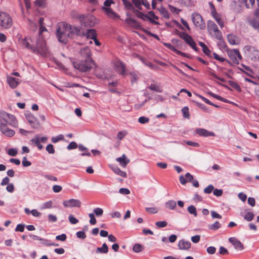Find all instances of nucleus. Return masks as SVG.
I'll use <instances>...</instances> for the list:
<instances>
[{
  "label": "nucleus",
  "instance_id": "obj_1",
  "mask_svg": "<svg viewBox=\"0 0 259 259\" xmlns=\"http://www.w3.org/2000/svg\"><path fill=\"white\" fill-rule=\"evenodd\" d=\"M80 30L78 27L61 22L57 26L56 35L60 42L66 44L68 39L71 38L73 35H80Z\"/></svg>",
  "mask_w": 259,
  "mask_h": 259
},
{
  "label": "nucleus",
  "instance_id": "obj_2",
  "mask_svg": "<svg viewBox=\"0 0 259 259\" xmlns=\"http://www.w3.org/2000/svg\"><path fill=\"white\" fill-rule=\"evenodd\" d=\"M30 42H31V39L29 37H26L22 40V44L26 48L31 50L36 54L47 56L48 50L43 38L40 36H38L36 38L35 46H32Z\"/></svg>",
  "mask_w": 259,
  "mask_h": 259
},
{
  "label": "nucleus",
  "instance_id": "obj_3",
  "mask_svg": "<svg viewBox=\"0 0 259 259\" xmlns=\"http://www.w3.org/2000/svg\"><path fill=\"white\" fill-rule=\"evenodd\" d=\"M74 67L83 72L90 71L93 66L97 67V66L94 61H90L89 60L78 59L73 62Z\"/></svg>",
  "mask_w": 259,
  "mask_h": 259
},
{
  "label": "nucleus",
  "instance_id": "obj_4",
  "mask_svg": "<svg viewBox=\"0 0 259 259\" xmlns=\"http://www.w3.org/2000/svg\"><path fill=\"white\" fill-rule=\"evenodd\" d=\"M245 55L253 61L259 60V50L251 46H245L243 49Z\"/></svg>",
  "mask_w": 259,
  "mask_h": 259
},
{
  "label": "nucleus",
  "instance_id": "obj_5",
  "mask_svg": "<svg viewBox=\"0 0 259 259\" xmlns=\"http://www.w3.org/2000/svg\"><path fill=\"white\" fill-rule=\"evenodd\" d=\"M13 25V20L9 14L0 11V26L4 29H9Z\"/></svg>",
  "mask_w": 259,
  "mask_h": 259
},
{
  "label": "nucleus",
  "instance_id": "obj_6",
  "mask_svg": "<svg viewBox=\"0 0 259 259\" xmlns=\"http://www.w3.org/2000/svg\"><path fill=\"white\" fill-rule=\"evenodd\" d=\"M208 30L210 34L217 39L221 40L222 38V33L219 30L217 25L212 21H209L207 23Z\"/></svg>",
  "mask_w": 259,
  "mask_h": 259
},
{
  "label": "nucleus",
  "instance_id": "obj_7",
  "mask_svg": "<svg viewBox=\"0 0 259 259\" xmlns=\"http://www.w3.org/2000/svg\"><path fill=\"white\" fill-rule=\"evenodd\" d=\"M1 119L3 120L7 124L13 126H18V122L14 116L5 112H1L0 114Z\"/></svg>",
  "mask_w": 259,
  "mask_h": 259
},
{
  "label": "nucleus",
  "instance_id": "obj_8",
  "mask_svg": "<svg viewBox=\"0 0 259 259\" xmlns=\"http://www.w3.org/2000/svg\"><path fill=\"white\" fill-rule=\"evenodd\" d=\"M191 19L195 26L202 30L205 28V22L200 14L196 13H193L191 15Z\"/></svg>",
  "mask_w": 259,
  "mask_h": 259
},
{
  "label": "nucleus",
  "instance_id": "obj_9",
  "mask_svg": "<svg viewBox=\"0 0 259 259\" xmlns=\"http://www.w3.org/2000/svg\"><path fill=\"white\" fill-rule=\"evenodd\" d=\"M227 54L232 61L236 64H238L239 60L242 59L241 55L237 49L229 50L228 51Z\"/></svg>",
  "mask_w": 259,
  "mask_h": 259
},
{
  "label": "nucleus",
  "instance_id": "obj_10",
  "mask_svg": "<svg viewBox=\"0 0 259 259\" xmlns=\"http://www.w3.org/2000/svg\"><path fill=\"white\" fill-rule=\"evenodd\" d=\"M0 130L3 134L8 137H12L15 135L14 131L10 129L7 126V123L0 119Z\"/></svg>",
  "mask_w": 259,
  "mask_h": 259
},
{
  "label": "nucleus",
  "instance_id": "obj_11",
  "mask_svg": "<svg viewBox=\"0 0 259 259\" xmlns=\"http://www.w3.org/2000/svg\"><path fill=\"white\" fill-rule=\"evenodd\" d=\"M25 117L32 128H38L39 127L40 123L33 115L31 113H27L25 114Z\"/></svg>",
  "mask_w": 259,
  "mask_h": 259
},
{
  "label": "nucleus",
  "instance_id": "obj_12",
  "mask_svg": "<svg viewBox=\"0 0 259 259\" xmlns=\"http://www.w3.org/2000/svg\"><path fill=\"white\" fill-rule=\"evenodd\" d=\"M63 204L66 207H80L81 205V203L79 200L75 199H70L68 200L64 201Z\"/></svg>",
  "mask_w": 259,
  "mask_h": 259
},
{
  "label": "nucleus",
  "instance_id": "obj_13",
  "mask_svg": "<svg viewBox=\"0 0 259 259\" xmlns=\"http://www.w3.org/2000/svg\"><path fill=\"white\" fill-rule=\"evenodd\" d=\"M79 53L82 58L81 59L89 60L90 61H94L91 58L92 54L89 47H85L80 49Z\"/></svg>",
  "mask_w": 259,
  "mask_h": 259
},
{
  "label": "nucleus",
  "instance_id": "obj_14",
  "mask_svg": "<svg viewBox=\"0 0 259 259\" xmlns=\"http://www.w3.org/2000/svg\"><path fill=\"white\" fill-rule=\"evenodd\" d=\"M84 19L82 21H80L81 24L85 27H92L94 26L93 22L94 18L90 14L84 15Z\"/></svg>",
  "mask_w": 259,
  "mask_h": 259
},
{
  "label": "nucleus",
  "instance_id": "obj_15",
  "mask_svg": "<svg viewBox=\"0 0 259 259\" xmlns=\"http://www.w3.org/2000/svg\"><path fill=\"white\" fill-rule=\"evenodd\" d=\"M114 67L117 72L121 75L125 76L126 75L125 71V66L124 64L120 61H116L114 63Z\"/></svg>",
  "mask_w": 259,
  "mask_h": 259
},
{
  "label": "nucleus",
  "instance_id": "obj_16",
  "mask_svg": "<svg viewBox=\"0 0 259 259\" xmlns=\"http://www.w3.org/2000/svg\"><path fill=\"white\" fill-rule=\"evenodd\" d=\"M229 241L232 243L234 248L238 250H242L244 249L243 244L236 238L231 237L229 239Z\"/></svg>",
  "mask_w": 259,
  "mask_h": 259
},
{
  "label": "nucleus",
  "instance_id": "obj_17",
  "mask_svg": "<svg viewBox=\"0 0 259 259\" xmlns=\"http://www.w3.org/2000/svg\"><path fill=\"white\" fill-rule=\"evenodd\" d=\"M195 132L199 136L204 137H214L215 136L213 132H209L204 128H197Z\"/></svg>",
  "mask_w": 259,
  "mask_h": 259
},
{
  "label": "nucleus",
  "instance_id": "obj_18",
  "mask_svg": "<svg viewBox=\"0 0 259 259\" xmlns=\"http://www.w3.org/2000/svg\"><path fill=\"white\" fill-rule=\"evenodd\" d=\"M133 12L136 15V16L138 18H139L142 20H145V19L147 18L151 22H152L153 24H157L158 23L157 22L155 21L154 20H152L151 18L150 17H149V16L148 15L144 14V13L140 12V11H139L137 9L134 10Z\"/></svg>",
  "mask_w": 259,
  "mask_h": 259
},
{
  "label": "nucleus",
  "instance_id": "obj_19",
  "mask_svg": "<svg viewBox=\"0 0 259 259\" xmlns=\"http://www.w3.org/2000/svg\"><path fill=\"white\" fill-rule=\"evenodd\" d=\"M191 246V243L189 241L182 239L178 243V247L181 250H188Z\"/></svg>",
  "mask_w": 259,
  "mask_h": 259
},
{
  "label": "nucleus",
  "instance_id": "obj_20",
  "mask_svg": "<svg viewBox=\"0 0 259 259\" xmlns=\"http://www.w3.org/2000/svg\"><path fill=\"white\" fill-rule=\"evenodd\" d=\"M81 35L85 36L88 39H94L97 37V33L95 29H89L87 31L83 32Z\"/></svg>",
  "mask_w": 259,
  "mask_h": 259
},
{
  "label": "nucleus",
  "instance_id": "obj_21",
  "mask_svg": "<svg viewBox=\"0 0 259 259\" xmlns=\"http://www.w3.org/2000/svg\"><path fill=\"white\" fill-rule=\"evenodd\" d=\"M211 15L213 18L215 20L220 26L222 28L224 26V22L222 20L220 15L218 14L215 9L212 10L211 11Z\"/></svg>",
  "mask_w": 259,
  "mask_h": 259
},
{
  "label": "nucleus",
  "instance_id": "obj_22",
  "mask_svg": "<svg viewBox=\"0 0 259 259\" xmlns=\"http://www.w3.org/2000/svg\"><path fill=\"white\" fill-rule=\"evenodd\" d=\"M47 139L48 138L46 137H40L39 135H36L31 140V142L37 146V145H39L40 142H46Z\"/></svg>",
  "mask_w": 259,
  "mask_h": 259
},
{
  "label": "nucleus",
  "instance_id": "obj_23",
  "mask_svg": "<svg viewBox=\"0 0 259 259\" xmlns=\"http://www.w3.org/2000/svg\"><path fill=\"white\" fill-rule=\"evenodd\" d=\"M116 160L119 163L121 166L123 167H126L130 161V159L127 158L125 154H123L122 156L117 158Z\"/></svg>",
  "mask_w": 259,
  "mask_h": 259
},
{
  "label": "nucleus",
  "instance_id": "obj_24",
  "mask_svg": "<svg viewBox=\"0 0 259 259\" xmlns=\"http://www.w3.org/2000/svg\"><path fill=\"white\" fill-rule=\"evenodd\" d=\"M7 82L10 87L13 89L16 88L19 83L17 79L12 76L7 77Z\"/></svg>",
  "mask_w": 259,
  "mask_h": 259
},
{
  "label": "nucleus",
  "instance_id": "obj_25",
  "mask_svg": "<svg viewBox=\"0 0 259 259\" xmlns=\"http://www.w3.org/2000/svg\"><path fill=\"white\" fill-rule=\"evenodd\" d=\"M185 41L186 44L190 46L195 51H198V49L196 47V44L190 35Z\"/></svg>",
  "mask_w": 259,
  "mask_h": 259
},
{
  "label": "nucleus",
  "instance_id": "obj_26",
  "mask_svg": "<svg viewBox=\"0 0 259 259\" xmlns=\"http://www.w3.org/2000/svg\"><path fill=\"white\" fill-rule=\"evenodd\" d=\"M248 22L253 28L257 29L259 28V18L250 19L248 20Z\"/></svg>",
  "mask_w": 259,
  "mask_h": 259
},
{
  "label": "nucleus",
  "instance_id": "obj_27",
  "mask_svg": "<svg viewBox=\"0 0 259 259\" xmlns=\"http://www.w3.org/2000/svg\"><path fill=\"white\" fill-rule=\"evenodd\" d=\"M103 9L105 11L106 15L110 18H115L118 16L110 8L103 7Z\"/></svg>",
  "mask_w": 259,
  "mask_h": 259
},
{
  "label": "nucleus",
  "instance_id": "obj_28",
  "mask_svg": "<svg viewBox=\"0 0 259 259\" xmlns=\"http://www.w3.org/2000/svg\"><path fill=\"white\" fill-rule=\"evenodd\" d=\"M242 2L245 4L246 7L248 9L251 8L255 5V0H242ZM256 1V5L259 6V0Z\"/></svg>",
  "mask_w": 259,
  "mask_h": 259
},
{
  "label": "nucleus",
  "instance_id": "obj_29",
  "mask_svg": "<svg viewBox=\"0 0 259 259\" xmlns=\"http://www.w3.org/2000/svg\"><path fill=\"white\" fill-rule=\"evenodd\" d=\"M96 253H107L108 252V247L107 245L104 243L102 244L101 247H98L96 250Z\"/></svg>",
  "mask_w": 259,
  "mask_h": 259
},
{
  "label": "nucleus",
  "instance_id": "obj_30",
  "mask_svg": "<svg viewBox=\"0 0 259 259\" xmlns=\"http://www.w3.org/2000/svg\"><path fill=\"white\" fill-rule=\"evenodd\" d=\"M123 4L126 9L128 10H131L133 12H134V10L136 9L135 8L133 5L128 0H122Z\"/></svg>",
  "mask_w": 259,
  "mask_h": 259
},
{
  "label": "nucleus",
  "instance_id": "obj_31",
  "mask_svg": "<svg viewBox=\"0 0 259 259\" xmlns=\"http://www.w3.org/2000/svg\"><path fill=\"white\" fill-rule=\"evenodd\" d=\"M148 88L151 91H155L157 93H161L162 92V89L161 87L157 84H151L149 87Z\"/></svg>",
  "mask_w": 259,
  "mask_h": 259
},
{
  "label": "nucleus",
  "instance_id": "obj_32",
  "mask_svg": "<svg viewBox=\"0 0 259 259\" xmlns=\"http://www.w3.org/2000/svg\"><path fill=\"white\" fill-rule=\"evenodd\" d=\"M112 169L117 175H119L122 177H126V172L122 171L119 167L117 166L112 167Z\"/></svg>",
  "mask_w": 259,
  "mask_h": 259
},
{
  "label": "nucleus",
  "instance_id": "obj_33",
  "mask_svg": "<svg viewBox=\"0 0 259 259\" xmlns=\"http://www.w3.org/2000/svg\"><path fill=\"white\" fill-rule=\"evenodd\" d=\"M176 202L174 200H169L165 203V207L169 209H174L176 206Z\"/></svg>",
  "mask_w": 259,
  "mask_h": 259
},
{
  "label": "nucleus",
  "instance_id": "obj_34",
  "mask_svg": "<svg viewBox=\"0 0 259 259\" xmlns=\"http://www.w3.org/2000/svg\"><path fill=\"white\" fill-rule=\"evenodd\" d=\"M71 16L72 18H76V19H77L79 20V21H82L83 20V19H84V14H78L77 12L76 11H73L72 13H71Z\"/></svg>",
  "mask_w": 259,
  "mask_h": 259
},
{
  "label": "nucleus",
  "instance_id": "obj_35",
  "mask_svg": "<svg viewBox=\"0 0 259 259\" xmlns=\"http://www.w3.org/2000/svg\"><path fill=\"white\" fill-rule=\"evenodd\" d=\"M131 75V81L132 83L136 82L139 78L138 74L135 71H132L130 72Z\"/></svg>",
  "mask_w": 259,
  "mask_h": 259
},
{
  "label": "nucleus",
  "instance_id": "obj_36",
  "mask_svg": "<svg viewBox=\"0 0 259 259\" xmlns=\"http://www.w3.org/2000/svg\"><path fill=\"white\" fill-rule=\"evenodd\" d=\"M144 247L139 243H136L133 247V250L135 252H140L142 251Z\"/></svg>",
  "mask_w": 259,
  "mask_h": 259
},
{
  "label": "nucleus",
  "instance_id": "obj_37",
  "mask_svg": "<svg viewBox=\"0 0 259 259\" xmlns=\"http://www.w3.org/2000/svg\"><path fill=\"white\" fill-rule=\"evenodd\" d=\"M221 224L219 222L216 221L214 223L209 225L208 228L210 230H217L218 229H219L221 227Z\"/></svg>",
  "mask_w": 259,
  "mask_h": 259
},
{
  "label": "nucleus",
  "instance_id": "obj_38",
  "mask_svg": "<svg viewBox=\"0 0 259 259\" xmlns=\"http://www.w3.org/2000/svg\"><path fill=\"white\" fill-rule=\"evenodd\" d=\"M188 212L193 214L194 217H196L197 215V213L196 211V208L194 205H190L188 207Z\"/></svg>",
  "mask_w": 259,
  "mask_h": 259
},
{
  "label": "nucleus",
  "instance_id": "obj_39",
  "mask_svg": "<svg viewBox=\"0 0 259 259\" xmlns=\"http://www.w3.org/2000/svg\"><path fill=\"white\" fill-rule=\"evenodd\" d=\"M176 33L177 35H178L181 38L185 40L190 35L184 32H180L179 30H176Z\"/></svg>",
  "mask_w": 259,
  "mask_h": 259
},
{
  "label": "nucleus",
  "instance_id": "obj_40",
  "mask_svg": "<svg viewBox=\"0 0 259 259\" xmlns=\"http://www.w3.org/2000/svg\"><path fill=\"white\" fill-rule=\"evenodd\" d=\"M229 84L231 87H232V88H233L234 89L236 90L237 91H238L239 92H240L241 91L240 86L236 82L233 81H229Z\"/></svg>",
  "mask_w": 259,
  "mask_h": 259
},
{
  "label": "nucleus",
  "instance_id": "obj_41",
  "mask_svg": "<svg viewBox=\"0 0 259 259\" xmlns=\"http://www.w3.org/2000/svg\"><path fill=\"white\" fill-rule=\"evenodd\" d=\"M64 140V136L63 135H59L58 136L53 137L51 138V141L54 143H57L59 141H61V140Z\"/></svg>",
  "mask_w": 259,
  "mask_h": 259
},
{
  "label": "nucleus",
  "instance_id": "obj_42",
  "mask_svg": "<svg viewBox=\"0 0 259 259\" xmlns=\"http://www.w3.org/2000/svg\"><path fill=\"white\" fill-rule=\"evenodd\" d=\"M254 218V214L251 212H248L244 215V218L247 221L250 222L253 220Z\"/></svg>",
  "mask_w": 259,
  "mask_h": 259
},
{
  "label": "nucleus",
  "instance_id": "obj_43",
  "mask_svg": "<svg viewBox=\"0 0 259 259\" xmlns=\"http://www.w3.org/2000/svg\"><path fill=\"white\" fill-rule=\"evenodd\" d=\"M227 39L231 45H235L236 44L235 37L233 34H228L227 36Z\"/></svg>",
  "mask_w": 259,
  "mask_h": 259
},
{
  "label": "nucleus",
  "instance_id": "obj_44",
  "mask_svg": "<svg viewBox=\"0 0 259 259\" xmlns=\"http://www.w3.org/2000/svg\"><path fill=\"white\" fill-rule=\"evenodd\" d=\"M94 213L97 217H101L103 213V210L101 208L97 207L94 209Z\"/></svg>",
  "mask_w": 259,
  "mask_h": 259
},
{
  "label": "nucleus",
  "instance_id": "obj_45",
  "mask_svg": "<svg viewBox=\"0 0 259 259\" xmlns=\"http://www.w3.org/2000/svg\"><path fill=\"white\" fill-rule=\"evenodd\" d=\"M182 111L183 114V116L186 118H189L190 115L189 112V109L187 107H184L182 109Z\"/></svg>",
  "mask_w": 259,
  "mask_h": 259
},
{
  "label": "nucleus",
  "instance_id": "obj_46",
  "mask_svg": "<svg viewBox=\"0 0 259 259\" xmlns=\"http://www.w3.org/2000/svg\"><path fill=\"white\" fill-rule=\"evenodd\" d=\"M46 150L49 154H54L55 152L54 146L52 144H50L47 145L46 147Z\"/></svg>",
  "mask_w": 259,
  "mask_h": 259
},
{
  "label": "nucleus",
  "instance_id": "obj_47",
  "mask_svg": "<svg viewBox=\"0 0 259 259\" xmlns=\"http://www.w3.org/2000/svg\"><path fill=\"white\" fill-rule=\"evenodd\" d=\"M89 216L90 218V223L91 225H95L97 223V221L95 217V214L93 213H89Z\"/></svg>",
  "mask_w": 259,
  "mask_h": 259
},
{
  "label": "nucleus",
  "instance_id": "obj_48",
  "mask_svg": "<svg viewBox=\"0 0 259 259\" xmlns=\"http://www.w3.org/2000/svg\"><path fill=\"white\" fill-rule=\"evenodd\" d=\"M214 190V187L212 185H208L207 187L204 188V192L206 194H210Z\"/></svg>",
  "mask_w": 259,
  "mask_h": 259
},
{
  "label": "nucleus",
  "instance_id": "obj_49",
  "mask_svg": "<svg viewBox=\"0 0 259 259\" xmlns=\"http://www.w3.org/2000/svg\"><path fill=\"white\" fill-rule=\"evenodd\" d=\"M68 220L69 222L72 224H76L78 222V220L76 219L72 214L69 215Z\"/></svg>",
  "mask_w": 259,
  "mask_h": 259
},
{
  "label": "nucleus",
  "instance_id": "obj_50",
  "mask_svg": "<svg viewBox=\"0 0 259 259\" xmlns=\"http://www.w3.org/2000/svg\"><path fill=\"white\" fill-rule=\"evenodd\" d=\"M155 225L158 228H163L167 226V223L166 221H158L155 223Z\"/></svg>",
  "mask_w": 259,
  "mask_h": 259
},
{
  "label": "nucleus",
  "instance_id": "obj_51",
  "mask_svg": "<svg viewBox=\"0 0 259 259\" xmlns=\"http://www.w3.org/2000/svg\"><path fill=\"white\" fill-rule=\"evenodd\" d=\"M184 142L187 144L188 145L191 146L193 147H198L199 146L198 143L190 141H184Z\"/></svg>",
  "mask_w": 259,
  "mask_h": 259
},
{
  "label": "nucleus",
  "instance_id": "obj_52",
  "mask_svg": "<svg viewBox=\"0 0 259 259\" xmlns=\"http://www.w3.org/2000/svg\"><path fill=\"white\" fill-rule=\"evenodd\" d=\"M77 147V144L75 142H71L67 147L68 150L76 149Z\"/></svg>",
  "mask_w": 259,
  "mask_h": 259
},
{
  "label": "nucleus",
  "instance_id": "obj_53",
  "mask_svg": "<svg viewBox=\"0 0 259 259\" xmlns=\"http://www.w3.org/2000/svg\"><path fill=\"white\" fill-rule=\"evenodd\" d=\"M149 120V119L145 116H141L138 119L139 122L142 124L147 123Z\"/></svg>",
  "mask_w": 259,
  "mask_h": 259
},
{
  "label": "nucleus",
  "instance_id": "obj_54",
  "mask_svg": "<svg viewBox=\"0 0 259 259\" xmlns=\"http://www.w3.org/2000/svg\"><path fill=\"white\" fill-rule=\"evenodd\" d=\"M213 193L214 195L217 197H219L222 195L223 190L222 189H214L213 191Z\"/></svg>",
  "mask_w": 259,
  "mask_h": 259
},
{
  "label": "nucleus",
  "instance_id": "obj_55",
  "mask_svg": "<svg viewBox=\"0 0 259 259\" xmlns=\"http://www.w3.org/2000/svg\"><path fill=\"white\" fill-rule=\"evenodd\" d=\"M67 236L65 234H62L61 235H58L56 237V239L61 241H65L66 240Z\"/></svg>",
  "mask_w": 259,
  "mask_h": 259
},
{
  "label": "nucleus",
  "instance_id": "obj_56",
  "mask_svg": "<svg viewBox=\"0 0 259 259\" xmlns=\"http://www.w3.org/2000/svg\"><path fill=\"white\" fill-rule=\"evenodd\" d=\"M22 165L24 167H27L31 165V163L30 161L27 160V158L26 157H24L22 159Z\"/></svg>",
  "mask_w": 259,
  "mask_h": 259
},
{
  "label": "nucleus",
  "instance_id": "obj_57",
  "mask_svg": "<svg viewBox=\"0 0 259 259\" xmlns=\"http://www.w3.org/2000/svg\"><path fill=\"white\" fill-rule=\"evenodd\" d=\"M57 220V218L56 215L52 214H50L48 215V221L50 222H55Z\"/></svg>",
  "mask_w": 259,
  "mask_h": 259
},
{
  "label": "nucleus",
  "instance_id": "obj_58",
  "mask_svg": "<svg viewBox=\"0 0 259 259\" xmlns=\"http://www.w3.org/2000/svg\"><path fill=\"white\" fill-rule=\"evenodd\" d=\"M127 132L125 131H120L117 134V138L119 140H121L126 135Z\"/></svg>",
  "mask_w": 259,
  "mask_h": 259
},
{
  "label": "nucleus",
  "instance_id": "obj_59",
  "mask_svg": "<svg viewBox=\"0 0 259 259\" xmlns=\"http://www.w3.org/2000/svg\"><path fill=\"white\" fill-rule=\"evenodd\" d=\"M17 154V151L16 149L14 148H11L8 151V154L12 156H15Z\"/></svg>",
  "mask_w": 259,
  "mask_h": 259
},
{
  "label": "nucleus",
  "instance_id": "obj_60",
  "mask_svg": "<svg viewBox=\"0 0 259 259\" xmlns=\"http://www.w3.org/2000/svg\"><path fill=\"white\" fill-rule=\"evenodd\" d=\"M219 253L220 254L225 255V254H228L229 253V252L227 250V249L226 248H225L224 247L221 246L220 247Z\"/></svg>",
  "mask_w": 259,
  "mask_h": 259
},
{
  "label": "nucleus",
  "instance_id": "obj_61",
  "mask_svg": "<svg viewBox=\"0 0 259 259\" xmlns=\"http://www.w3.org/2000/svg\"><path fill=\"white\" fill-rule=\"evenodd\" d=\"M24 227H25L24 225L18 224L15 229V231H19L21 232H23L24 230Z\"/></svg>",
  "mask_w": 259,
  "mask_h": 259
},
{
  "label": "nucleus",
  "instance_id": "obj_62",
  "mask_svg": "<svg viewBox=\"0 0 259 259\" xmlns=\"http://www.w3.org/2000/svg\"><path fill=\"white\" fill-rule=\"evenodd\" d=\"M6 190L10 193H12L14 190V186L13 184L10 183L6 187Z\"/></svg>",
  "mask_w": 259,
  "mask_h": 259
},
{
  "label": "nucleus",
  "instance_id": "obj_63",
  "mask_svg": "<svg viewBox=\"0 0 259 259\" xmlns=\"http://www.w3.org/2000/svg\"><path fill=\"white\" fill-rule=\"evenodd\" d=\"M200 237L198 235H195L191 237V241L194 243H198L200 241Z\"/></svg>",
  "mask_w": 259,
  "mask_h": 259
},
{
  "label": "nucleus",
  "instance_id": "obj_64",
  "mask_svg": "<svg viewBox=\"0 0 259 259\" xmlns=\"http://www.w3.org/2000/svg\"><path fill=\"white\" fill-rule=\"evenodd\" d=\"M62 187L59 185H54L53 187V190L55 193H59L62 190Z\"/></svg>",
  "mask_w": 259,
  "mask_h": 259
}]
</instances>
